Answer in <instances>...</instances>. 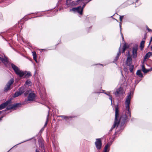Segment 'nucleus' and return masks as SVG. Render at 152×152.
Here are the masks:
<instances>
[{
	"mask_svg": "<svg viewBox=\"0 0 152 152\" xmlns=\"http://www.w3.org/2000/svg\"><path fill=\"white\" fill-rule=\"evenodd\" d=\"M14 82V79L13 78L11 79L8 82L4 89V91L5 92L7 91L8 90L10 89V87L11 85Z\"/></svg>",
	"mask_w": 152,
	"mask_h": 152,
	"instance_id": "nucleus-6",
	"label": "nucleus"
},
{
	"mask_svg": "<svg viewBox=\"0 0 152 152\" xmlns=\"http://www.w3.org/2000/svg\"><path fill=\"white\" fill-rule=\"evenodd\" d=\"M71 0H66V4L67 5H68L69 4L68 3V1H70Z\"/></svg>",
	"mask_w": 152,
	"mask_h": 152,
	"instance_id": "nucleus-33",
	"label": "nucleus"
},
{
	"mask_svg": "<svg viewBox=\"0 0 152 152\" xmlns=\"http://www.w3.org/2000/svg\"><path fill=\"white\" fill-rule=\"evenodd\" d=\"M137 47H134L132 48V56L134 58H136L137 57Z\"/></svg>",
	"mask_w": 152,
	"mask_h": 152,
	"instance_id": "nucleus-9",
	"label": "nucleus"
},
{
	"mask_svg": "<svg viewBox=\"0 0 152 152\" xmlns=\"http://www.w3.org/2000/svg\"><path fill=\"white\" fill-rule=\"evenodd\" d=\"M151 48L152 49V46L151 47Z\"/></svg>",
	"mask_w": 152,
	"mask_h": 152,
	"instance_id": "nucleus-45",
	"label": "nucleus"
},
{
	"mask_svg": "<svg viewBox=\"0 0 152 152\" xmlns=\"http://www.w3.org/2000/svg\"><path fill=\"white\" fill-rule=\"evenodd\" d=\"M36 152H39V151L37 149L36 150Z\"/></svg>",
	"mask_w": 152,
	"mask_h": 152,
	"instance_id": "nucleus-40",
	"label": "nucleus"
},
{
	"mask_svg": "<svg viewBox=\"0 0 152 152\" xmlns=\"http://www.w3.org/2000/svg\"><path fill=\"white\" fill-rule=\"evenodd\" d=\"M32 55L33 57V59H34L35 61L37 63V54L35 52H32Z\"/></svg>",
	"mask_w": 152,
	"mask_h": 152,
	"instance_id": "nucleus-16",
	"label": "nucleus"
},
{
	"mask_svg": "<svg viewBox=\"0 0 152 152\" xmlns=\"http://www.w3.org/2000/svg\"><path fill=\"white\" fill-rule=\"evenodd\" d=\"M85 4H84L82 7L79 6L77 7H74L70 10V11H72L75 13L78 12L80 15H82L83 13V11L84 7L85 6Z\"/></svg>",
	"mask_w": 152,
	"mask_h": 152,
	"instance_id": "nucleus-4",
	"label": "nucleus"
},
{
	"mask_svg": "<svg viewBox=\"0 0 152 152\" xmlns=\"http://www.w3.org/2000/svg\"><path fill=\"white\" fill-rule=\"evenodd\" d=\"M150 55L151 56H152V52H150Z\"/></svg>",
	"mask_w": 152,
	"mask_h": 152,
	"instance_id": "nucleus-42",
	"label": "nucleus"
},
{
	"mask_svg": "<svg viewBox=\"0 0 152 152\" xmlns=\"http://www.w3.org/2000/svg\"><path fill=\"white\" fill-rule=\"evenodd\" d=\"M26 88L24 86H22L19 89V91L16 92L13 95L14 97H16L21 95L25 91Z\"/></svg>",
	"mask_w": 152,
	"mask_h": 152,
	"instance_id": "nucleus-5",
	"label": "nucleus"
},
{
	"mask_svg": "<svg viewBox=\"0 0 152 152\" xmlns=\"http://www.w3.org/2000/svg\"><path fill=\"white\" fill-rule=\"evenodd\" d=\"M126 44H125L123 46V50H122V53H124L125 52V50H126Z\"/></svg>",
	"mask_w": 152,
	"mask_h": 152,
	"instance_id": "nucleus-26",
	"label": "nucleus"
},
{
	"mask_svg": "<svg viewBox=\"0 0 152 152\" xmlns=\"http://www.w3.org/2000/svg\"><path fill=\"white\" fill-rule=\"evenodd\" d=\"M2 58L0 57V60L1 61Z\"/></svg>",
	"mask_w": 152,
	"mask_h": 152,
	"instance_id": "nucleus-41",
	"label": "nucleus"
},
{
	"mask_svg": "<svg viewBox=\"0 0 152 152\" xmlns=\"http://www.w3.org/2000/svg\"><path fill=\"white\" fill-rule=\"evenodd\" d=\"M124 16L123 15H120V21H122V19H123V18L124 17Z\"/></svg>",
	"mask_w": 152,
	"mask_h": 152,
	"instance_id": "nucleus-30",
	"label": "nucleus"
},
{
	"mask_svg": "<svg viewBox=\"0 0 152 152\" xmlns=\"http://www.w3.org/2000/svg\"><path fill=\"white\" fill-rule=\"evenodd\" d=\"M112 144V142H108L105 145L104 148L107 150L108 148L110 147Z\"/></svg>",
	"mask_w": 152,
	"mask_h": 152,
	"instance_id": "nucleus-20",
	"label": "nucleus"
},
{
	"mask_svg": "<svg viewBox=\"0 0 152 152\" xmlns=\"http://www.w3.org/2000/svg\"><path fill=\"white\" fill-rule=\"evenodd\" d=\"M1 111H0V113H1Z\"/></svg>",
	"mask_w": 152,
	"mask_h": 152,
	"instance_id": "nucleus-47",
	"label": "nucleus"
},
{
	"mask_svg": "<svg viewBox=\"0 0 152 152\" xmlns=\"http://www.w3.org/2000/svg\"><path fill=\"white\" fill-rule=\"evenodd\" d=\"M125 69H126V68H125V69H124V70H125Z\"/></svg>",
	"mask_w": 152,
	"mask_h": 152,
	"instance_id": "nucleus-46",
	"label": "nucleus"
},
{
	"mask_svg": "<svg viewBox=\"0 0 152 152\" xmlns=\"http://www.w3.org/2000/svg\"><path fill=\"white\" fill-rule=\"evenodd\" d=\"M139 0H129V2H130V3L132 2V4L135 2H137Z\"/></svg>",
	"mask_w": 152,
	"mask_h": 152,
	"instance_id": "nucleus-28",
	"label": "nucleus"
},
{
	"mask_svg": "<svg viewBox=\"0 0 152 152\" xmlns=\"http://www.w3.org/2000/svg\"><path fill=\"white\" fill-rule=\"evenodd\" d=\"M121 73L122 75H123V74H122V71H121Z\"/></svg>",
	"mask_w": 152,
	"mask_h": 152,
	"instance_id": "nucleus-43",
	"label": "nucleus"
},
{
	"mask_svg": "<svg viewBox=\"0 0 152 152\" xmlns=\"http://www.w3.org/2000/svg\"><path fill=\"white\" fill-rule=\"evenodd\" d=\"M11 100H9L1 104L0 105V110L4 109L7 105L8 106L7 107L6 110L3 111H6L7 110H10L11 109L16 110L17 107L20 106L21 105L20 103H16L12 105H9L11 104Z\"/></svg>",
	"mask_w": 152,
	"mask_h": 152,
	"instance_id": "nucleus-2",
	"label": "nucleus"
},
{
	"mask_svg": "<svg viewBox=\"0 0 152 152\" xmlns=\"http://www.w3.org/2000/svg\"><path fill=\"white\" fill-rule=\"evenodd\" d=\"M150 52L148 53L145 56L144 58V60H146L148 58H149L150 56Z\"/></svg>",
	"mask_w": 152,
	"mask_h": 152,
	"instance_id": "nucleus-21",
	"label": "nucleus"
},
{
	"mask_svg": "<svg viewBox=\"0 0 152 152\" xmlns=\"http://www.w3.org/2000/svg\"><path fill=\"white\" fill-rule=\"evenodd\" d=\"M12 48L13 49H14V50H15V49L13 48Z\"/></svg>",
	"mask_w": 152,
	"mask_h": 152,
	"instance_id": "nucleus-48",
	"label": "nucleus"
},
{
	"mask_svg": "<svg viewBox=\"0 0 152 152\" xmlns=\"http://www.w3.org/2000/svg\"><path fill=\"white\" fill-rule=\"evenodd\" d=\"M136 74L139 77H143V75L142 74L140 70H138L136 72Z\"/></svg>",
	"mask_w": 152,
	"mask_h": 152,
	"instance_id": "nucleus-14",
	"label": "nucleus"
},
{
	"mask_svg": "<svg viewBox=\"0 0 152 152\" xmlns=\"http://www.w3.org/2000/svg\"><path fill=\"white\" fill-rule=\"evenodd\" d=\"M36 95L34 92H32L29 93L28 98V100L29 101H32L35 99Z\"/></svg>",
	"mask_w": 152,
	"mask_h": 152,
	"instance_id": "nucleus-8",
	"label": "nucleus"
},
{
	"mask_svg": "<svg viewBox=\"0 0 152 152\" xmlns=\"http://www.w3.org/2000/svg\"><path fill=\"white\" fill-rule=\"evenodd\" d=\"M49 110H50L49 109L48 112V113L49 112ZM49 115V113H48V114L47 115V118H46V121L45 123V124L44 125V127L42 128V129L41 130V131H43L44 130V128L47 126V124L48 122V117Z\"/></svg>",
	"mask_w": 152,
	"mask_h": 152,
	"instance_id": "nucleus-11",
	"label": "nucleus"
},
{
	"mask_svg": "<svg viewBox=\"0 0 152 152\" xmlns=\"http://www.w3.org/2000/svg\"><path fill=\"white\" fill-rule=\"evenodd\" d=\"M4 116H1L0 118V121H1L2 120V118H3Z\"/></svg>",
	"mask_w": 152,
	"mask_h": 152,
	"instance_id": "nucleus-38",
	"label": "nucleus"
},
{
	"mask_svg": "<svg viewBox=\"0 0 152 152\" xmlns=\"http://www.w3.org/2000/svg\"><path fill=\"white\" fill-rule=\"evenodd\" d=\"M150 70V69H146L145 68V69H144V70H142V71L144 73H146L147 72L149 71Z\"/></svg>",
	"mask_w": 152,
	"mask_h": 152,
	"instance_id": "nucleus-29",
	"label": "nucleus"
},
{
	"mask_svg": "<svg viewBox=\"0 0 152 152\" xmlns=\"http://www.w3.org/2000/svg\"><path fill=\"white\" fill-rule=\"evenodd\" d=\"M58 117H61L63 119H65L66 121H67V120L68 119H69L70 118H72V117H71V116H66L65 115H59V116H58Z\"/></svg>",
	"mask_w": 152,
	"mask_h": 152,
	"instance_id": "nucleus-13",
	"label": "nucleus"
},
{
	"mask_svg": "<svg viewBox=\"0 0 152 152\" xmlns=\"http://www.w3.org/2000/svg\"><path fill=\"white\" fill-rule=\"evenodd\" d=\"M121 23H120V31H121Z\"/></svg>",
	"mask_w": 152,
	"mask_h": 152,
	"instance_id": "nucleus-37",
	"label": "nucleus"
},
{
	"mask_svg": "<svg viewBox=\"0 0 152 152\" xmlns=\"http://www.w3.org/2000/svg\"><path fill=\"white\" fill-rule=\"evenodd\" d=\"M145 67L144 65H142V70H144V69H145Z\"/></svg>",
	"mask_w": 152,
	"mask_h": 152,
	"instance_id": "nucleus-31",
	"label": "nucleus"
},
{
	"mask_svg": "<svg viewBox=\"0 0 152 152\" xmlns=\"http://www.w3.org/2000/svg\"><path fill=\"white\" fill-rule=\"evenodd\" d=\"M152 41V37H151V39H150V42H149V45H150L151 44V42Z\"/></svg>",
	"mask_w": 152,
	"mask_h": 152,
	"instance_id": "nucleus-35",
	"label": "nucleus"
},
{
	"mask_svg": "<svg viewBox=\"0 0 152 152\" xmlns=\"http://www.w3.org/2000/svg\"><path fill=\"white\" fill-rule=\"evenodd\" d=\"M95 144L96 148L98 150L101 149L102 145V143L100 138L96 139Z\"/></svg>",
	"mask_w": 152,
	"mask_h": 152,
	"instance_id": "nucleus-7",
	"label": "nucleus"
},
{
	"mask_svg": "<svg viewBox=\"0 0 152 152\" xmlns=\"http://www.w3.org/2000/svg\"><path fill=\"white\" fill-rule=\"evenodd\" d=\"M127 58H132L131 57V56L130 55V53L129 51H128L127 52Z\"/></svg>",
	"mask_w": 152,
	"mask_h": 152,
	"instance_id": "nucleus-27",
	"label": "nucleus"
},
{
	"mask_svg": "<svg viewBox=\"0 0 152 152\" xmlns=\"http://www.w3.org/2000/svg\"><path fill=\"white\" fill-rule=\"evenodd\" d=\"M132 63V58H127L126 64L127 65L130 66L131 65Z\"/></svg>",
	"mask_w": 152,
	"mask_h": 152,
	"instance_id": "nucleus-12",
	"label": "nucleus"
},
{
	"mask_svg": "<svg viewBox=\"0 0 152 152\" xmlns=\"http://www.w3.org/2000/svg\"><path fill=\"white\" fill-rule=\"evenodd\" d=\"M78 2L79 1H83L84 0H77Z\"/></svg>",
	"mask_w": 152,
	"mask_h": 152,
	"instance_id": "nucleus-39",
	"label": "nucleus"
},
{
	"mask_svg": "<svg viewBox=\"0 0 152 152\" xmlns=\"http://www.w3.org/2000/svg\"><path fill=\"white\" fill-rule=\"evenodd\" d=\"M5 58H2L1 60L2 62L4 63H7L8 62V60L7 57H6L4 56Z\"/></svg>",
	"mask_w": 152,
	"mask_h": 152,
	"instance_id": "nucleus-19",
	"label": "nucleus"
},
{
	"mask_svg": "<svg viewBox=\"0 0 152 152\" xmlns=\"http://www.w3.org/2000/svg\"><path fill=\"white\" fill-rule=\"evenodd\" d=\"M145 42V41L143 40H142L140 42V47L141 50H142L144 47Z\"/></svg>",
	"mask_w": 152,
	"mask_h": 152,
	"instance_id": "nucleus-18",
	"label": "nucleus"
},
{
	"mask_svg": "<svg viewBox=\"0 0 152 152\" xmlns=\"http://www.w3.org/2000/svg\"><path fill=\"white\" fill-rule=\"evenodd\" d=\"M123 93V88L120 87L117 89L116 91L115 92L114 94L116 96H118Z\"/></svg>",
	"mask_w": 152,
	"mask_h": 152,
	"instance_id": "nucleus-10",
	"label": "nucleus"
},
{
	"mask_svg": "<svg viewBox=\"0 0 152 152\" xmlns=\"http://www.w3.org/2000/svg\"><path fill=\"white\" fill-rule=\"evenodd\" d=\"M121 37H122V40H124V36H123V34L121 33Z\"/></svg>",
	"mask_w": 152,
	"mask_h": 152,
	"instance_id": "nucleus-32",
	"label": "nucleus"
},
{
	"mask_svg": "<svg viewBox=\"0 0 152 152\" xmlns=\"http://www.w3.org/2000/svg\"><path fill=\"white\" fill-rule=\"evenodd\" d=\"M29 90L26 89V88L25 89V91L24 93V94L25 96H26L29 93Z\"/></svg>",
	"mask_w": 152,
	"mask_h": 152,
	"instance_id": "nucleus-23",
	"label": "nucleus"
},
{
	"mask_svg": "<svg viewBox=\"0 0 152 152\" xmlns=\"http://www.w3.org/2000/svg\"><path fill=\"white\" fill-rule=\"evenodd\" d=\"M150 69H151V70H152V67H151V68Z\"/></svg>",
	"mask_w": 152,
	"mask_h": 152,
	"instance_id": "nucleus-44",
	"label": "nucleus"
},
{
	"mask_svg": "<svg viewBox=\"0 0 152 152\" xmlns=\"http://www.w3.org/2000/svg\"><path fill=\"white\" fill-rule=\"evenodd\" d=\"M146 28L148 30V31H151V29H150L148 26H147Z\"/></svg>",
	"mask_w": 152,
	"mask_h": 152,
	"instance_id": "nucleus-34",
	"label": "nucleus"
},
{
	"mask_svg": "<svg viewBox=\"0 0 152 152\" xmlns=\"http://www.w3.org/2000/svg\"><path fill=\"white\" fill-rule=\"evenodd\" d=\"M32 84V83L31 80H27L25 83V85H27L28 86H31Z\"/></svg>",
	"mask_w": 152,
	"mask_h": 152,
	"instance_id": "nucleus-17",
	"label": "nucleus"
},
{
	"mask_svg": "<svg viewBox=\"0 0 152 152\" xmlns=\"http://www.w3.org/2000/svg\"><path fill=\"white\" fill-rule=\"evenodd\" d=\"M104 94H106V95H107L110 96L109 99L111 101V104H112V98L111 96H110L109 94H108L106 93H105Z\"/></svg>",
	"mask_w": 152,
	"mask_h": 152,
	"instance_id": "nucleus-25",
	"label": "nucleus"
},
{
	"mask_svg": "<svg viewBox=\"0 0 152 152\" xmlns=\"http://www.w3.org/2000/svg\"><path fill=\"white\" fill-rule=\"evenodd\" d=\"M28 140H26V141H23V142H20V143H18V144H17V145H19V144H21V143H23V142H26V141H28Z\"/></svg>",
	"mask_w": 152,
	"mask_h": 152,
	"instance_id": "nucleus-36",
	"label": "nucleus"
},
{
	"mask_svg": "<svg viewBox=\"0 0 152 152\" xmlns=\"http://www.w3.org/2000/svg\"><path fill=\"white\" fill-rule=\"evenodd\" d=\"M25 75V77H29L31 76V72H28L27 73V72H26V74L24 75Z\"/></svg>",
	"mask_w": 152,
	"mask_h": 152,
	"instance_id": "nucleus-22",
	"label": "nucleus"
},
{
	"mask_svg": "<svg viewBox=\"0 0 152 152\" xmlns=\"http://www.w3.org/2000/svg\"><path fill=\"white\" fill-rule=\"evenodd\" d=\"M131 91L128 94V95L126 97L125 102V109L123 111V114L120 116L119 120H118V118L119 114L118 108V105L115 107L114 122L110 130V132H111L116 127H117L116 129H118V126L119 124H121V126H122L124 124L127 118L131 117V113L129 110V105L131 98Z\"/></svg>",
	"mask_w": 152,
	"mask_h": 152,
	"instance_id": "nucleus-1",
	"label": "nucleus"
},
{
	"mask_svg": "<svg viewBox=\"0 0 152 152\" xmlns=\"http://www.w3.org/2000/svg\"><path fill=\"white\" fill-rule=\"evenodd\" d=\"M11 66L15 73L20 77H23L26 73V71L20 70L17 66L13 63L11 64Z\"/></svg>",
	"mask_w": 152,
	"mask_h": 152,
	"instance_id": "nucleus-3",
	"label": "nucleus"
},
{
	"mask_svg": "<svg viewBox=\"0 0 152 152\" xmlns=\"http://www.w3.org/2000/svg\"><path fill=\"white\" fill-rule=\"evenodd\" d=\"M121 55V51H120V47L119 48V50L118 52V53L116 56L115 57L114 61H117L118 59V58L120 55Z\"/></svg>",
	"mask_w": 152,
	"mask_h": 152,
	"instance_id": "nucleus-15",
	"label": "nucleus"
},
{
	"mask_svg": "<svg viewBox=\"0 0 152 152\" xmlns=\"http://www.w3.org/2000/svg\"><path fill=\"white\" fill-rule=\"evenodd\" d=\"M129 70L131 72H132L134 68V66L133 65H130V66Z\"/></svg>",
	"mask_w": 152,
	"mask_h": 152,
	"instance_id": "nucleus-24",
	"label": "nucleus"
}]
</instances>
